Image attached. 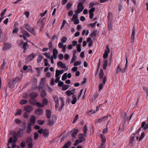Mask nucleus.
Masks as SVG:
<instances>
[{"mask_svg": "<svg viewBox=\"0 0 148 148\" xmlns=\"http://www.w3.org/2000/svg\"><path fill=\"white\" fill-rule=\"evenodd\" d=\"M26 141L28 145V148H33V139L31 136H27V138Z\"/></svg>", "mask_w": 148, "mask_h": 148, "instance_id": "1", "label": "nucleus"}, {"mask_svg": "<svg viewBox=\"0 0 148 148\" xmlns=\"http://www.w3.org/2000/svg\"><path fill=\"white\" fill-rule=\"evenodd\" d=\"M25 28L28 31L30 32L32 34L35 35L34 33L35 29L34 28H32L31 26L27 24H26L25 26Z\"/></svg>", "mask_w": 148, "mask_h": 148, "instance_id": "2", "label": "nucleus"}, {"mask_svg": "<svg viewBox=\"0 0 148 148\" xmlns=\"http://www.w3.org/2000/svg\"><path fill=\"white\" fill-rule=\"evenodd\" d=\"M37 55V54L32 53L29 55V56L26 58V60L29 62H31L34 59Z\"/></svg>", "mask_w": 148, "mask_h": 148, "instance_id": "3", "label": "nucleus"}, {"mask_svg": "<svg viewBox=\"0 0 148 148\" xmlns=\"http://www.w3.org/2000/svg\"><path fill=\"white\" fill-rule=\"evenodd\" d=\"M24 109L26 112H29L32 111L34 108L32 106L30 105H27L25 106Z\"/></svg>", "mask_w": 148, "mask_h": 148, "instance_id": "4", "label": "nucleus"}, {"mask_svg": "<svg viewBox=\"0 0 148 148\" xmlns=\"http://www.w3.org/2000/svg\"><path fill=\"white\" fill-rule=\"evenodd\" d=\"M43 110L42 109L40 108L37 109L35 111V113L37 116L42 115L43 113Z\"/></svg>", "mask_w": 148, "mask_h": 148, "instance_id": "5", "label": "nucleus"}, {"mask_svg": "<svg viewBox=\"0 0 148 148\" xmlns=\"http://www.w3.org/2000/svg\"><path fill=\"white\" fill-rule=\"evenodd\" d=\"M84 9V7L82 4L79 2L78 4L77 9L79 11V12H82Z\"/></svg>", "mask_w": 148, "mask_h": 148, "instance_id": "6", "label": "nucleus"}, {"mask_svg": "<svg viewBox=\"0 0 148 148\" xmlns=\"http://www.w3.org/2000/svg\"><path fill=\"white\" fill-rule=\"evenodd\" d=\"M23 130L22 129L20 128V130L17 131V132L16 133L17 138L18 137L19 138H21L22 137L23 135Z\"/></svg>", "mask_w": 148, "mask_h": 148, "instance_id": "7", "label": "nucleus"}, {"mask_svg": "<svg viewBox=\"0 0 148 148\" xmlns=\"http://www.w3.org/2000/svg\"><path fill=\"white\" fill-rule=\"evenodd\" d=\"M11 44H9L7 43H4L3 44V49L4 51H5L7 49L10 48L11 47Z\"/></svg>", "mask_w": 148, "mask_h": 148, "instance_id": "8", "label": "nucleus"}, {"mask_svg": "<svg viewBox=\"0 0 148 148\" xmlns=\"http://www.w3.org/2000/svg\"><path fill=\"white\" fill-rule=\"evenodd\" d=\"M79 130L78 129H74L73 130V131L71 134V136L74 138H76V137L77 134Z\"/></svg>", "mask_w": 148, "mask_h": 148, "instance_id": "9", "label": "nucleus"}, {"mask_svg": "<svg viewBox=\"0 0 148 148\" xmlns=\"http://www.w3.org/2000/svg\"><path fill=\"white\" fill-rule=\"evenodd\" d=\"M53 117H52V121L50 120H49L48 125L49 126H51L52 125H53L56 122V117H55L53 119Z\"/></svg>", "mask_w": 148, "mask_h": 148, "instance_id": "10", "label": "nucleus"}, {"mask_svg": "<svg viewBox=\"0 0 148 148\" xmlns=\"http://www.w3.org/2000/svg\"><path fill=\"white\" fill-rule=\"evenodd\" d=\"M38 95V94L37 93L35 92H32L29 94V96L31 99H33L36 98Z\"/></svg>", "mask_w": 148, "mask_h": 148, "instance_id": "11", "label": "nucleus"}, {"mask_svg": "<svg viewBox=\"0 0 148 148\" xmlns=\"http://www.w3.org/2000/svg\"><path fill=\"white\" fill-rule=\"evenodd\" d=\"M57 66L58 67H60L62 69H64L66 67L65 64L63 63L61 61L58 62Z\"/></svg>", "mask_w": 148, "mask_h": 148, "instance_id": "12", "label": "nucleus"}, {"mask_svg": "<svg viewBox=\"0 0 148 148\" xmlns=\"http://www.w3.org/2000/svg\"><path fill=\"white\" fill-rule=\"evenodd\" d=\"M49 134V130L48 129H45L43 130V134L44 137H48Z\"/></svg>", "mask_w": 148, "mask_h": 148, "instance_id": "13", "label": "nucleus"}, {"mask_svg": "<svg viewBox=\"0 0 148 148\" xmlns=\"http://www.w3.org/2000/svg\"><path fill=\"white\" fill-rule=\"evenodd\" d=\"M13 139H13V142L12 143V148H14V147H17V146H19L18 145H16L15 144L16 142L18 140V138H16V137H14Z\"/></svg>", "mask_w": 148, "mask_h": 148, "instance_id": "14", "label": "nucleus"}, {"mask_svg": "<svg viewBox=\"0 0 148 148\" xmlns=\"http://www.w3.org/2000/svg\"><path fill=\"white\" fill-rule=\"evenodd\" d=\"M123 69L122 68L121 66L120 65H119L117 67V69L116 70V74L118 73L120 71L122 73H123Z\"/></svg>", "mask_w": 148, "mask_h": 148, "instance_id": "15", "label": "nucleus"}, {"mask_svg": "<svg viewBox=\"0 0 148 148\" xmlns=\"http://www.w3.org/2000/svg\"><path fill=\"white\" fill-rule=\"evenodd\" d=\"M22 77L20 78L17 77L15 78H14L13 80V83L14 84H16L19 82L21 80Z\"/></svg>", "mask_w": 148, "mask_h": 148, "instance_id": "16", "label": "nucleus"}, {"mask_svg": "<svg viewBox=\"0 0 148 148\" xmlns=\"http://www.w3.org/2000/svg\"><path fill=\"white\" fill-rule=\"evenodd\" d=\"M141 126L142 127H143L144 130H146L148 128V123L146 124L145 122H143L141 123Z\"/></svg>", "mask_w": 148, "mask_h": 148, "instance_id": "17", "label": "nucleus"}, {"mask_svg": "<svg viewBox=\"0 0 148 148\" xmlns=\"http://www.w3.org/2000/svg\"><path fill=\"white\" fill-rule=\"evenodd\" d=\"M28 47L29 46L27 43V42H24L21 48L23 50H27Z\"/></svg>", "mask_w": 148, "mask_h": 148, "instance_id": "18", "label": "nucleus"}, {"mask_svg": "<svg viewBox=\"0 0 148 148\" xmlns=\"http://www.w3.org/2000/svg\"><path fill=\"white\" fill-rule=\"evenodd\" d=\"M51 115V111L50 110H46V115L47 118L49 119L50 118Z\"/></svg>", "mask_w": 148, "mask_h": 148, "instance_id": "19", "label": "nucleus"}, {"mask_svg": "<svg viewBox=\"0 0 148 148\" xmlns=\"http://www.w3.org/2000/svg\"><path fill=\"white\" fill-rule=\"evenodd\" d=\"M122 119L123 120V123H125L126 122L127 120L128 119V117L127 114H126L125 113L124 116L122 117Z\"/></svg>", "mask_w": 148, "mask_h": 148, "instance_id": "20", "label": "nucleus"}, {"mask_svg": "<svg viewBox=\"0 0 148 148\" xmlns=\"http://www.w3.org/2000/svg\"><path fill=\"white\" fill-rule=\"evenodd\" d=\"M30 123H31L34 124H35L36 121V118L34 116L32 115L30 120Z\"/></svg>", "mask_w": 148, "mask_h": 148, "instance_id": "21", "label": "nucleus"}, {"mask_svg": "<svg viewBox=\"0 0 148 148\" xmlns=\"http://www.w3.org/2000/svg\"><path fill=\"white\" fill-rule=\"evenodd\" d=\"M32 131L31 128V125L30 123H28L27 126V132L28 134L29 133Z\"/></svg>", "mask_w": 148, "mask_h": 148, "instance_id": "22", "label": "nucleus"}, {"mask_svg": "<svg viewBox=\"0 0 148 148\" xmlns=\"http://www.w3.org/2000/svg\"><path fill=\"white\" fill-rule=\"evenodd\" d=\"M112 21H111V22H108V30L109 31H110L112 29Z\"/></svg>", "mask_w": 148, "mask_h": 148, "instance_id": "23", "label": "nucleus"}, {"mask_svg": "<svg viewBox=\"0 0 148 148\" xmlns=\"http://www.w3.org/2000/svg\"><path fill=\"white\" fill-rule=\"evenodd\" d=\"M104 75L103 71L102 69H101L100 71V73L99 74V78L101 79L103 77Z\"/></svg>", "mask_w": 148, "mask_h": 148, "instance_id": "24", "label": "nucleus"}, {"mask_svg": "<svg viewBox=\"0 0 148 148\" xmlns=\"http://www.w3.org/2000/svg\"><path fill=\"white\" fill-rule=\"evenodd\" d=\"M25 36H26L28 37H29L30 36L28 32H27L26 30H23L21 32Z\"/></svg>", "mask_w": 148, "mask_h": 148, "instance_id": "25", "label": "nucleus"}, {"mask_svg": "<svg viewBox=\"0 0 148 148\" xmlns=\"http://www.w3.org/2000/svg\"><path fill=\"white\" fill-rule=\"evenodd\" d=\"M48 101L45 98H44L42 101V104H43L44 106L47 105L48 104Z\"/></svg>", "mask_w": 148, "mask_h": 148, "instance_id": "26", "label": "nucleus"}, {"mask_svg": "<svg viewBox=\"0 0 148 148\" xmlns=\"http://www.w3.org/2000/svg\"><path fill=\"white\" fill-rule=\"evenodd\" d=\"M112 16V13L111 12H109L108 15V22H111V21H112V19L111 18Z\"/></svg>", "mask_w": 148, "mask_h": 148, "instance_id": "27", "label": "nucleus"}, {"mask_svg": "<svg viewBox=\"0 0 148 148\" xmlns=\"http://www.w3.org/2000/svg\"><path fill=\"white\" fill-rule=\"evenodd\" d=\"M43 58V57L42 56L39 55L37 60V63H39L40 62Z\"/></svg>", "mask_w": 148, "mask_h": 148, "instance_id": "28", "label": "nucleus"}, {"mask_svg": "<svg viewBox=\"0 0 148 148\" xmlns=\"http://www.w3.org/2000/svg\"><path fill=\"white\" fill-rule=\"evenodd\" d=\"M108 61V60H107L104 61V63L103 64V68L104 70H106V69Z\"/></svg>", "mask_w": 148, "mask_h": 148, "instance_id": "29", "label": "nucleus"}, {"mask_svg": "<svg viewBox=\"0 0 148 148\" xmlns=\"http://www.w3.org/2000/svg\"><path fill=\"white\" fill-rule=\"evenodd\" d=\"M83 142V140L81 139H77L76 140L74 144V145L76 146L79 144V143H82Z\"/></svg>", "mask_w": 148, "mask_h": 148, "instance_id": "30", "label": "nucleus"}, {"mask_svg": "<svg viewBox=\"0 0 148 148\" xmlns=\"http://www.w3.org/2000/svg\"><path fill=\"white\" fill-rule=\"evenodd\" d=\"M13 84L14 83H13V81L11 82L10 80L8 83V85L10 88H12L14 87V86L13 85Z\"/></svg>", "mask_w": 148, "mask_h": 148, "instance_id": "31", "label": "nucleus"}, {"mask_svg": "<svg viewBox=\"0 0 148 148\" xmlns=\"http://www.w3.org/2000/svg\"><path fill=\"white\" fill-rule=\"evenodd\" d=\"M36 105L39 108H42L44 107L43 104L39 102H37L36 103Z\"/></svg>", "mask_w": 148, "mask_h": 148, "instance_id": "32", "label": "nucleus"}, {"mask_svg": "<svg viewBox=\"0 0 148 148\" xmlns=\"http://www.w3.org/2000/svg\"><path fill=\"white\" fill-rule=\"evenodd\" d=\"M71 142L70 141H68L65 144L64 146H65V147H67V148H69V147L71 146Z\"/></svg>", "mask_w": 148, "mask_h": 148, "instance_id": "33", "label": "nucleus"}, {"mask_svg": "<svg viewBox=\"0 0 148 148\" xmlns=\"http://www.w3.org/2000/svg\"><path fill=\"white\" fill-rule=\"evenodd\" d=\"M69 86L66 84H64L62 87V90L65 91L67 90L69 88Z\"/></svg>", "mask_w": 148, "mask_h": 148, "instance_id": "34", "label": "nucleus"}, {"mask_svg": "<svg viewBox=\"0 0 148 148\" xmlns=\"http://www.w3.org/2000/svg\"><path fill=\"white\" fill-rule=\"evenodd\" d=\"M40 95L42 97H44L46 96V93L45 90H43L41 92Z\"/></svg>", "mask_w": 148, "mask_h": 148, "instance_id": "35", "label": "nucleus"}, {"mask_svg": "<svg viewBox=\"0 0 148 148\" xmlns=\"http://www.w3.org/2000/svg\"><path fill=\"white\" fill-rule=\"evenodd\" d=\"M97 31H94L92 32L90 35V36L92 37H93L96 36L97 34Z\"/></svg>", "mask_w": 148, "mask_h": 148, "instance_id": "36", "label": "nucleus"}, {"mask_svg": "<svg viewBox=\"0 0 148 148\" xmlns=\"http://www.w3.org/2000/svg\"><path fill=\"white\" fill-rule=\"evenodd\" d=\"M29 102L30 104H32L33 106H35L36 105V101L32 99H29Z\"/></svg>", "mask_w": 148, "mask_h": 148, "instance_id": "37", "label": "nucleus"}, {"mask_svg": "<svg viewBox=\"0 0 148 148\" xmlns=\"http://www.w3.org/2000/svg\"><path fill=\"white\" fill-rule=\"evenodd\" d=\"M36 70L37 71V72L39 73L40 71H42L43 69V67H36L35 68Z\"/></svg>", "mask_w": 148, "mask_h": 148, "instance_id": "38", "label": "nucleus"}, {"mask_svg": "<svg viewBox=\"0 0 148 148\" xmlns=\"http://www.w3.org/2000/svg\"><path fill=\"white\" fill-rule=\"evenodd\" d=\"M67 40V38L66 36L62 37L61 39V42L65 43Z\"/></svg>", "mask_w": 148, "mask_h": 148, "instance_id": "39", "label": "nucleus"}, {"mask_svg": "<svg viewBox=\"0 0 148 148\" xmlns=\"http://www.w3.org/2000/svg\"><path fill=\"white\" fill-rule=\"evenodd\" d=\"M44 61L45 62V66H50V65L48 63V60L47 59H45L44 60Z\"/></svg>", "mask_w": 148, "mask_h": 148, "instance_id": "40", "label": "nucleus"}, {"mask_svg": "<svg viewBox=\"0 0 148 148\" xmlns=\"http://www.w3.org/2000/svg\"><path fill=\"white\" fill-rule=\"evenodd\" d=\"M27 102V101L26 100L23 99L21 100L19 103L21 105L24 104L26 103Z\"/></svg>", "mask_w": 148, "mask_h": 148, "instance_id": "41", "label": "nucleus"}, {"mask_svg": "<svg viewBox=\"0 0 148 148\" xmlns=\"http://www.w3.org/2000/svg\"><path fill=\"white\" fill-rule=\"evenodd\" d=\"M24 42H23V41L22 40H20L19 41H18V46L20 47L21 48L23 46V44Z\"/></svg>", "mask_w": 148, "mask_h": 148, "instance_id": "42", "label": "nucleus"}, {"mask_svg": "<svg viewBox=\"0 0 148 148\" xmlns=\"http://www.w3.org/2000/svg\"><path fill=\"white\" fill-rule=\"evenodd\" d=\"M81 44H78L77 45V46H76L77 50V51H78L79 52H80L81 51Z\"/></svg>", "mask_w": 148, "mask_h": 148, "instance_id": "43", "label": "nucleus"}, {"mask_svg": "<svg viewBox=\"0 0 148 148\" xmlns=\"http://www.w3.org/2000/svg\"><path fill=\"white\" fill-rule=\"evenodd\" d=\"M67 78V73H64L62 77V79L63 81H65Z\"/></svg>", "mask_w": 148, "mask_h": 148, "instance_id": "44", "label": "nucleus"}, {"mask_svg": "<svg viewBox=\"0 0 148 148\" xmlns=\"http://www.w3.org/2000/svg\"><path fill=\"white\" fill-rule=\"evenodd\" d=\"M108 116H104L102 117H101V118L102 119L103 122H105L107 121V119L108 118Z\"/></svg>", "mask_w": 148, "mask_h": 148, "instance_id": "45", "label": "nucleus"}, {"mask_svg": "<svg viewBox=\"0 0 148 148\" xmlns=\"http://www.w3.org/2000/svg\"><path fill=\"white\" fill-rule=\"evenodd\" d=\"M45 17H43L42 18V19L40 20L39 21V23L41 25V26H42L43 27L45 24L44 23V19H45Z\"/></svg>", "mask_w": 148, "mask_h": 148, "instance_id": "46", "label": "nucleus"}, {"mask_svg": "<svg viewBox=\"0 0 148 148\" xmlns=\"http://www.w3.org/2000/svg\"><path fill=\"white\" fill-rule=\"evenodd\" d=\"M98 95H99V94L98 93H95L94 94L93 97H92V101H95V100L98 97Z\"/></svg>", "mask_w": 148, "mask_h": 148, "instance_id": "47", "label": "nucleus"}, {"mask_svg": "<svg viewBox=\"0 0 148 148\" xmlns=\"http://www.w3.org/2000/svg\"><path fill=\"white\" fill-rule=\"evenodd\" d=\"M53 98L54 99V101L56 103L59 102V100H58V97L57 95L53 96Z\"/></svg>", "mask_w": 148, "mask_h": 148, "instance_id": "48", "label": "nucleus"}, {"mask_svg": "<svg viewBox=\"0 0 148 148\" xmlns=\"http://www.w3.org/2000/svg\"><path fill=\"white\" fill-rule=\"evenodd\" d=\"M42 54L43 55L45 56L46 57L48 58V59L51 58L50 53H49V54H48L47 53L45 52V53H43Z\"/></svg>", "mask_w": 148, "mask_h": 148, "instance_id": "49", "label": "nucleus"}, {"mask_svg": "<svg viewBox=\"0 0 148 148\" xmlns=\"http://www.w3.org/2000/svg\"><path fill=\"white\" fill-rule=\"evenodd\" d=\"M73 5V4L70 3H69L67 4L66 8L68 9H70Z\"/></svg>", "mask_w": 148, "mask_h": 148, "instance_id": "50", "label": "nucleus"}, {"mask_svg": "<svg viewBox=\"0 0 148 148\" xmlns=\"http://www.w3.org/2000/svg\"><path fill=\"white\" fill-rule=\"evenodd\" d=\"M34 139L35 140H36L38 138V134L36 132H34Z\"/></svg>", "mask_w": 148, "mask_h": 148, "instance_id": "51", "label": "nucleus"}, {"mask_svg": "<svg viewBox=\"0 0 148 148\" xmlns=\"http://www.w3.org/2000/svg\"><path fill=\"white\" fill-rule=\"evenodd\" d=\"M20 146L22 148H24L25 146V142L24 141H22L21 143Z\"/></svg>", "mask_w": 148, "mask_h": 148, "instance_id": "52", "label": "nucleus"}, {"mask_svg": "<svg viewBox=\"0 0 148 148\" xmlns=\"http://www.w3.org/2000/svg\"><path fill=\"white\" fill-rule=\"evenodd\" d=\"M18 31V29L17 27H15L12 31L13 34H16L17 33Z\"/></svg>", "mask_w": 148, "mask_h": 148, "instance_id": "53", "label": "nucleus"}, {"mask_svg": "<svg viewBox=\"0 0 148 148\" xmlns=\"http://www.w3.org/2000/svg\"><path fill=\"white\" fill-rule=\"evenodd\" d=\"M44 120H39L37 121V123L39 125H42L44 123Z\"/></svg>", "mask_w": 148, "mask_h": 148, "instance_id": "54", "label": "nucleus"}, {"mask_svg": "<svg viewBox=\"0 0 148 148\" xmlns=\"http://www.w3.org/2000/svg\"><path fill=\"white\" fill-rule=\"evenodd\" d=\"M78 118V114H77L74 117V119L72 123H74L76 122L77 119Z\"/></svg>", "mask_w": 148, "mask_h": 148, "instance_id": "55", "label": "nucleus"}, {"mask_svg": "<svg viewBox=\"0 0 148 148\" xmlns=\"http://www.w3.org/2000/svg\"><path fill=\"white\" fill-rule=\"evenodd\" d=\"M87 130V125L85 124L83 127V132L84 134H86Z\"/></svg>", "mask_w": 148, "mask_h": 148, "instance_id": "56", "label": "nucleus"}, {"mask_svg": "<svg viewBox=\"0 0 148 148\" xmlns=\"http://www.w3.org/2000/svg\"><path fill=\"white\" fill-rule=\"evenodd\" d=\"M95 8L94 7H92L89 11V13H93L95 11Z\"/></svg>", "mask_w": 148, "mask_h": 148, "instance_id": "57", "label": "nucleus"}, {"mask_svg": "<svg viewBox=\"0 0 148 148\" xmlns=\"http://www.w3.org/2000/svg\"><path fill=\"white\" fill-rule=\"evenodd\" d=\"M58 53V50L56 49H53V55H57Z\"/></svg>", "mask_w": 148, "mask_h": 148, "instance_id": "58", "label": "nucleus"}, {"mask_svg": "<svg viewBox=\"0 0 148 148\" xmlns=\"http://www.w3.org/2000/svg\"><path fill=\"white\" fill-rule=\"evenodd\" d=\"M103 120H102L101 117L99 118L98 119L96 120L95 122L96 123H100L101 122H103Z\"/></svg>", "mask_w": 148, "mask_h": 148, "instance_id": "59", "label": "nucleus"}, {"mask_svg": "<svg viewBox=\"0 0 148 148\" xmlns=\"http://www.w3.org/2000/svg\"><path fill=\"white\" fill-rule=\"evenodd\" d=\"M145 136V134L144 133V132H143L142 133V134H141L140 136V137L139 138V141H140L141 140L144 138Z\"/></svg>", "mask_w": 148, "mask_h": 148, "instance_id": "60", "label": "nucleus"}, {"mask_svg": "<svg viewBox=\"0 0 148 148\" xmlns=\"http://www.w3.org/2000/svg\"><path fill=\"white\" fill-rule=\"evenodd\" d=\"M81 64V61L79 62V61H77L74 64V65L75 66H77L78 65H80Z\"/></svg>", "mask_w": 148, "mask_h": 148, "instance_id": "61", "label": "nucleus"}, {"mask_svg": "<svg viewBox=\"0 0 148 148\" xmlns=\"http://www.w3.org/2000/svg\"><path fill=\"white\" fill-rule=\"evenodd\" d=\"M66 94L68 96H70L72 94L71 90H68L66 92Z\"/></svg>", "mask_w": 148, "mask_h": 148, "instance_id": "62", "label": "nucleus"}, {"mask_svg": "<svg viewBox=\"0 0 148 148\" xmlns=\"http://www.w3.org/2000/svg\"><path fill=\"white\" fill-rule=\"evenodd\" d=\"M64 44L63 43V42H60L58 43V47L59 48H62L64 47Z\"/></svg>", "mask_w": 148, "mask_h": 148, "instance_id": "63", "label": "nucleus"}, {"mask_svg": "<svg viewBox=\"0 0 148 148\" xmlns=\"http://www.w3.org/2000/svg\"><path fill=\"white\" fill-rule=\"evenodd\" d=\"M63 55L62 53H60L58 55V58L60 60H62L63 58Z\"/></svg>", "mask_w": 148, "mask_h": 148, "instance_id": "64", "label": "nucleus"}]
</instances>
